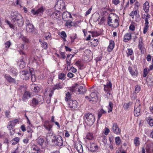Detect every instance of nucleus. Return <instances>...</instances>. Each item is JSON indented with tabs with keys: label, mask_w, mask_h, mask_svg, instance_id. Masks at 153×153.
<instances>
[{
	"label": "nucleus",
	"mask_w": 153,
	"mask_h": 153,
	"mask_svg": "<svg viewBox=\"0 0 153 153\" xmlns=\"http://www.w3.org/2000/svg\"><path fill=\"white\" fill-rule=\"evenodd\" d=\"M11 24L8 21H6V23L8 24L10 28L14 29V25H17L20 26L23 24V19L22 16L16 11H14L11 13Z\"/></svg>",
	"instance_id": "f257e3e1"
},
{
	"label": "nucleus",
	"mask_w": 153,
	"mask_h": 153,
	"mask_svg": "<svg viewBox=\"0 0 153 153\" xmlns=\"http://www.w3.org/2000/svg\"><path fill=\"white\" fill-rule=\"evenodd\" d=\"M119 17L115 13L110 14L108 19V24L110 26L114 28L119 26Z\"/></svg>",
	"instance_id": "f03ea898"
},
{
	"label": "nucleus",
	"mask_w": 153,
	"mask_h": 153,
	"mask_svg": "<svg viewBox=\"0 0 153 153\" xmlns=\"http://www.w3.org/2000/svg\"><path fill=\"white\" fill-rule=\"evenodd\" d=\"M84 118L85 123L89 126L92 125L94 122V115L90 113L86 114Z\"/></svg>",
	"instance_id": "7ed1b4c3"
},
{
	"label": "nucleus",
	"mask_w": 153,
	"mask_h": 153,
	"mask_svg": "<svg viewBox=\"0 0 153 153\" xmlns=\"http://www.w3.org/2000/svg\"><path fill=\"white\" fill-rule=\"evenodd\" d=\"M89 91L91 92V94L89 96H86L85 98H88L89 99H91L89 100L90 101H92L94 102L95 103L97 101V94L96 92V91L93 88H91L90 89Z\"/></svg>",
	"instance_id": "20e7f679"
},
{
	"label": "nucleus",
	"mask_w": 153,
	"mask_h": 153,
	"mask_svg": "<svg viewBox=\"0 0 153 153\" xmlns=\"http://www.w3.org/2000/svg\"><path fill=\"white\" fill-rule=\"evenodd\" d=\"M112 89V84L111 82H108L106 85H104V90L107 97L111 95L110 92Z\"/></svg>",
	"instance_id": "39448f33"
},
{
	"label": "nucleus",
	"mask_w": 153,
	"mask_h": 153,
	"mask_svg": "<svg viewBox=\"0 0 153 153\" xmlns=\"http://www.w3.org/2000/svg\"><path fill=\"white\" fill-rule=\"evenodd\" d=\"M140 101L137 100L135 102L134 106V115L136 117L138 116L140 114Z\"/></svg>",
	"instance_id": "423d86ee"
},
{
	"label": "nucleus",
	"mask_w": 153,
	"mask_h": 153,
	"mask_svg": "<svg viewBox=\"0 0 153 153\" xmlns=\"http://www.w3.org/2000/svg\"><path fill=\"white\" fill-rule=\"evenodd\" d=\"M130 16L132 19H134L135 16V21L138 22L140 20V15L139 13V10H135L132 11L130 14Z\"/></svg>",
	"instance_id": "0eeeda50"
},
{
	"label": "nucleus",
	"mask_w": 153,
	"mask_h": 153,
	"mask_svg": "<svg viewBox=\"0 0 153 153\" xmlns=\"http://www.w3.org/2000/svg\"><path fill=\"white\" fill-rule=\"evenodd\" d=\"M111 131L114 134L117 135H119L121 134V130L119 127L117 123H113L111 128Z\"/></svg>",
	"instance_id": "6e6552de"
},
{
	"label": "nucleus",
	"mask_w": 153,
	"mask_h": 153,
	"mask_svg": "<svg viewBox=\"0 0 153 153\" xmlns=\"http://www.w3.org/2000/svg\"><path fill=\"white\" fill-rule=\"evenodd\" d=\"M42 99H43L42 97L39 95L36 96V97L33 98L31 102L32 105L33 106L37 105H38L39 102L41 101Z\"/></svg>",
	"instance_id": "1a4fd4ad"
},
{
	"label": "nucleus",
	"mask_w": 153,
	"mask_h": 153,
	"mask_svg": "<svg viewBox=\"0 0 153 153\" xmlns=\"http://www.w3.org/2000/svg\"><path fill=\"white\" fill-rule=\"evenodd\" d=\"M45 10V9L44 7L42 6L36 10L34 9H32L31 10V12L34 15H38L39 14L40 15L41 14H42Z\"/></svg>",
	"instance_id": "9d476101"
},
{
	"label": "nucleus",
	"mask_w": 153,
	"mask_h": 153,
	"mask_svg": "<svg viewBox=\"0 0 153 153\" xmlns=\"http://www.w3.org/2000/svg\"><path fill=\"white\" fill-rule=\"evenodd\" d=\"M62 17L65 21H71L72 19L71 14L68 12H64L62 15Z\"/></svg>",
	"instance_id": "9b49d317"
},
{
	"label": "nucleus",
	"mask_w": 153,
	"mask_h": 153,
	"mask_svg": "<svg viewBox=\"0 0 153 153\" xmlns=\"http://www.w3.org/2000/svg\"><path fill=\"white\" fill-rule=\"evenodd\" d=\"M20 76L22 79L24 80H26L29 78L30 76V74L27 70H25L20 72Z\"/></svg>",
	"instance_id": "f8f14e48"
},
{
	"label": "nucleus",
	"mask_w": 153,
	"mask_h": 153,
	"mask_svg": "<svg viewBox=\"0 0 153 153\" xmlns=\"http://www.w3.org/2000/svg\"><path fill=\"white\" fill-rule=\"evenodd\" d=\"M55 140L54 142L56 145L58 146H61L62 145L63 141L62 137L60 136H56L54 137Z\"/></svg>",
	"instance_id": "ddd939ff"
},
{
	"label": "nucleus",
	"mask_w": 153,
	"mask_h": 153,
	"mask_svg": "<svg viewBox=\"0 0 153 153\" xmlns=\"http://www.w3.org/2000/svg\"><path fill=\"white\" fill-rule=\"evenodd\" d=\"M68 103L69 107L71 108L75 109L77 108L78 106L77 102L75 100H69L68 101Z\"/></svg>",
	"instance_id": "4468645a"
},
{
	"label": "nucleus",
	"mask_w": 153,
	"mask_h": 153,
	"mask_svg": "<svg viewBox=\"0 0 153 153\" xmlns=\"http://www.w3.org/2000/svg\"><path fill=\"white\" fill-rule=\"evenodd\" d=\"M26 28L27 31L30 33L32 32L34 30L33 25L30 23H26Z\"/></svg>",
	"instance_id": "2eb2a0df"
},
{
	"label": "nucleus",
	"mask_w": 153,
	"mask_h": 153,
	"mask_svg": "<svg viewBox=\"0 0 153 153\" xmlns=\"http://www.w3.org/2000/svg\"><path fill=\"white\" fill-rule=\"evenodd\" d=\"M43 126L45 128L49 131H51L52 127V126L50 124L49 121L48 120L46 121L45 122Z\"/></svg>",
	"instance_id": "dca6fc26"
},
{
	"label": "nucleus",
	"mask_w": 153,
	"mask_h": 153,
	"mask_svg": "<svg viewBox=\"0 0 153 153\" xmlns=\"http://www.w3.org/2000/svg\"><path fill=\"white\" fill-rule=\"evenodd\" d=\"M31 97L30 93L27 91H25L23 96L22 100L23 101H26L27 100Z\"/></svg>",
	"instance_id": "f3484780"
},
{
	"label": "nucleus",
	"mask_w": 153,
	"mask_h": 153,
	"mask_svg": "<svg viewBox=\"0 0 153 153\" xmlns=\"http://www.w3.org/2000/svg\"><path fill=\"white\" fill-rule=\"evenodd\" d=\"M61 14L59 11L53 12L51 16V17L54 19H58L61 16Z\"/></svg>",
	"instance_id": "a211bd4d"
},
{
	"label": "nucleus",
	"mask_w": 153,
	"mask_h": 153,
	"mask_svg": "<svg viewBox=\"0 0 153 153\" xmlns=\"http://www.w3.org/2000/svg\"><path fill=\"white\" fill-rule=\"evenodd\" d=\"M23 147L24 148L22 149V146L21 147H19L17 148L15 150L13 151L11 153H19V152H24L26 150L27 148L26 146H23Z\"/></svg>",
	"instance_id": "6ab92c4d"
},
{
	"label": "nucleus",
	"mask_w": 153,
	"mask_h": 153,
	"mask_svg": "<svg viewBox=\"0 0 153 153\" xmlns=\"http://www.w3.org/2000/svg\"><path fill=\"white\" fill-rule=\"evenodd\" d=\"M59 9H63L65 8V3L62 0H60L58 1L56 4Z\"/></svg>",
	"instance_id": "aec40b11"
},
{
	"label": "nucleus",
	"mask_w": 153,
	"mask_h": 153,
	"mask_svg": "<svg viewBox=\"0 0 153 153\" xmlns=\"http://www.w3.org/2000/svg\"><path fill=\"white\" fill-rule=\"evenodd\" d=\"M4 77L10 83H14L16 82L15 79L14 78H12L9 75L5 74L4 76Z\"/></svg>",
	"instance_id": "412c9836"
},
{
	"label": "nucleus",
	"mask_w": 153,
	"mask_h": 153,
	"mask_svg": "<svg viewBox=\"0 0 153 153\" xmlns=\"http://www.w3.org/2000/svg\"><path fill=\"white\" fill-rule=\"evenodd\" d=\"M114 46V43L113 40H111L109 41V44L107 48V50L109 52H111L113 49Z\"/></svg>",
	"instance_id": "4be33fe9"
},
{
	"label": "nucleus",
	"mask_w": 153,
	"mask_h": 153,
	"mask_svg": "<svg viewBox=\"0 0 153 153\" xmlns=\"http://www.w3.org/2000/svg\"><path fill=\"white\" fill-rule=\"evenodd\" d=\"M98 149L97 146L94 143L91 144L89 150L92 152H94L97 151Z\"/></svg>",
	"instance_id": "5701e85b"
},
{
	"label": "nucleus",
	"mask_w": 153,
	"mask_h": 153,
	"mask_svg": "<svg viewBox=\"0 0 153 153\" xmlns=\"http://www.w3.org/2000/svg\"><path fill=\"white\" fill-rule=\"evenodd\" d=\"M63 86V84L62 83H59L54 85L53 88V90L59 89L62 88Z\"/></svg>",
	"instance_id": "b1692460"
},
{
	"label": "nucleus",
	"mask_w": 153,
	"mask_h": 153,
	"mask_svg": "<svg viewBox=\"0 0 153 153\" xmlns=\"http://www.w3.org/2000/svg\"><path fill=\"white\" fill-rule=\"evenodd\" d=\"M131 34L130 33H127L125 34L124 36V41L128 42L131 39Z\"/></svg>",
	"instance_id": "393cba45"
},
{
	"label": "nucleus",
	"mask_w": 153,
	"mask_h": 153,
	"mask_svg": "<svg viewBox=\"0 0 153 153\" xmlns=\"http://www.w3.org/2000/svg\"><path fill=\"white\" fill-rule=\"evenodd\" d=\"M149 2L146 1L143 4V8L145 12L147 13L149 11Z\"/></svg>",
	"instance_id": "a878e982"
},
{
	"label": "nucleus",
	"mask_w": 153,
	"mask_h": 153,
	"mask_svg": "<svg viewBox=\"0 0 153 153\" xmlns=\"http://www.w3.org/2000/svg\"><path fill=\"white\" fill-rule=\"evenodd\" d=\"M86 91V89L82 86H80L79 87L77 90V94H83Z\"/></svg>",
	"instance_id": "bb28decb"
},
{
	"label": "nucleus",
	"mask_w": 153,
	"mask_h": 153,
	"mask_svg": "<svg viewBox=\"0 0 153 153\" xmlns=\"http://www.w3.org/2000/svg\"><path fill=\"white\" fill-rule=\"evenodd\" d=\"M18 63L19 64V68L21 69L24 68L25 65V62H24L23 58L18 61Z\"/></svg>",
	"instance_id": "cd10ccee"
},
{
	"label": "nucleus",
	"mask_w": 153,
	"mask_h": 153,
	"mask_svg": "<svg viewBox=\"0 0 153 153\" xmlns=\"http://www.w3.org/2000/svg\"><path fill=\"white\" fill-rule=\"evenodd\" d=\"M39 42L42 45V48L45 49L46 50L48 48V45L46 42H45L42 41L41 39H39Z\"/></svg>",
	"instance_id": "c85d7f7f"
},
{
	"label": "nucleus",
	"mask_w": 153,
	"mask_h": 153,
	"mask_svg": "<svg viewBox=\"0 0 153 153\" xmlns=\"http://www.w3.org/2000/svg\"><path fill=\"white\" fill-rule=\"evenodd\" d=\"M17 47L20 50L19 53L20 54L23 55L24 54V53L22 51L24 48V45L20 44L18 45Z\"/></svg>",
	"instance_id": "c756f323"
},
{
	"label": "nucleus",
	"mask_w": 153,
	"mask_h": 153,
	"mask_svg": "<svg viewBox=\"0 0 153 153\" xmlns=\"http://www.w3.org/2000/svg\"><path fill=\"white\" fill-rule=\"evenodd\" d=\"M44 36L45 39L47 40L51 39V34L49 32H47L44 33Z\"/></svg>",
	"instance_id": "7c9ffc66"
},
{
	"label": "nucleus",
	"mask_w": 153,
	"mask_h": 153,
	"mask_svg": "<svg viewBox=\"0 0 153 153\" xmlns=\"http://www.w3.org/2000/svg\"><path fill=\"white\" fill-rule=\"evenodd\" d=\"M37 141L39 145L42 146L44 143V140L42 138L39 137L37 139Z\"/></svg>",
	"instance_id": "2f4dec72"
},
{
	"label": "nucleus",
	"mask_w": 153,
	"mask_h": 153,
	"mask_svg": "<svg viewBox=\"0 0 153 153\" xmlns=\"http://www.w3.org/2000/svg\"><path fill=\"white\" fill-rule=\"evenodd\" d=\"M142 39L141 38L139 39V45H138V47L142 51L143 49V44L142 42Z\"/></svg>",
	"instance_id": "473e14b6"
},
{
	"label": "nucleus",
	"mask_w": 153,
	"mask_h": 153,
	"mask_svg": "<svg viewBox=\"0 0 153 153\" xmlns=\"http://www.w3.org/2000/svg\"><path fill=\"white\" fill-rule=\"evenodd\" d=\"M16 71V70L13 67H11L9 68V72L12 73L13 74L16 75L17 74V72Z\"/></svg>",
	"instance_id": "72a5a7b5"
},
{
	"label": "nucleus",
	"mask_w": 153,
	"mask_h": 153,
	"mask_svg": "<svg viewBox=\"0 0 153 153\" xmlns=\"http://www.w3.org/2000/svg\"><path fill=\"white\" fill-rule=\"evenodd\" d=\"M19 38H21L23 42L25 43H28L29 42V39L23 35H21L20 36H19Z\"/></svg>",
	"instance_id": "f704fd0d"
},
{
	"label": "nucleus",
	"mask_w": 153,
	"mask_h": 153,
	"mask_svg": "<svg viewBox=\"0 0 153 153\" xmlns=\"http://www.w3.org/2000/svg\"><path fill=\"white\" fill-rule=\"evenodd\" d=\"M20 139L18 137L14 138L11 141V142L12 145H15L19 142Z\"/></svg>",
	"instance_id": "c9c22d12"
},
{
	"label": "nucleus",
	"mask_w": 153,
	"mask_h": 153,
	"mask_svg": "<svg viewBox=\"0 0 153 153\" xmlns=\"http://www.w3.org/2000/svg\"><path fill=\"white\" fill-rule=\"evenodd\" d=\"M76 149L77 151L79 153H82L83 152V149L82 148V146L81 144H79L77 146Z\"/></svg>",
	"instance_id": "e433bc0d"
},
{
	"label": "nucleus",
	"mask_w": 153,
	"mask_h": 153,
	"mask_svg": "<svg viewBox=\"0 0 153 153\" xmlns=\"http://www.w3.org/2000/svg\"><path fill=\"white\" fill-rule=\"evenodd\" d=\"M11 45V43L9 41H8L4 43L5 47L4 51H7V49L10 47Z\"/></svg>",
	"instance_id": "4c0bfd02"
},
{
	"label": "nucleus",
	"mask_w": 153,
	"mask_h": 153,
	"mask_svg": "<svg viewBox=\"0 0 153 153\" xmlns=\"http://www.w3.org/2000/svg\"><path fill=\"white\" fill-rule=\"evenodd\" d=\"M31 150L33 151H35L37 152V153H40V151L39 148L35 145H33L31 147Z\"/></svg>",
	"instance_id": "58836bf2"
},
{
	"label": "nucleus",
	"mask_w": 153,
	"mask_h": 153,
	"mask_svg": "<svg viewBox=\"0 0 153 153\" xmlns=\"http://www.w3.org/2000/svg\"><path fill=\"white\" fill-rule=\"evenodd\" d=\"M91 45L94 47L96 46L98 44V40L96 39H94L91 42Z\"/></svg>",
	"instance_id": "ea45409f"
},
{
	"label": "nucleus",
	"mask_w": 153,
	"mask_h": 153,
	"mask_svg": "<svg viewBox=\"0 0 153 153\" xmlns=\"http://www.w3.org/2000/svg\"><path fill=\"white\" fill-rule=\"evenodd\" d=\"M86 138L87 139L89 140H92L93 138V134L91 133H87Z\"/></svg>",
	"instance_id": "a19ab883"
},
{
	"label": "nucleus",
	"mask_w": 153,
	"mask_h": 153,
	"mask_svg": "<svg viewBox=\"0 0 153 153\" xmlns=\"http://www.w3.org/2000/svg\"><path fill=\"white\" fill-rule=\"evenodd\" d=\"M116 144L117 145H119L121 142V140L119 137H117L115 138Z\"/></svg>",
	"instance_id": "79ce46f5"
},
{
	"label": "nucleus",
	"mask_w": 153,
	"mask_h": 153,
	"mask_svg": "<svg viewBox=\"0 0 153 153\" xmlns=\"http://www.w3.org/2000/svg\"><path fill=\"white\" fill-rule=\"evenodd\" d=\"M66 22H67L65 24V27L68 28H69L71 27L72 26L71 20L67 21Z\"/></svg>",
	"instance_id": "37998d69"
},
{
	"label": "nucleus",
	"mask_w": 153,
	"mask_h": 153,
	"mask_svg": "<svg viewBox=\"0 0 153 153\" xmlns=\"http://www.w3.org/2000/svg\"><path fill=\"white\" fill-rule=\"evenodd\" d=\"M113 107V103L111 102H109V105L108 108V112H110L112 111Z\"/></svg>",
	"instance_id": "c03bdc74"
},
{
	"label": "nucleus",
	"mask_w": 153,
	"mask_h": 153,
	"mask_svg": "<svg viewBox=\"0 0 153 153\" xmlns=\"http://www.w3.org/2000/svg\"><path fill=\"white\" fill-rule=\"evenodd\" d=\"M71 98V95L70 93L69 92H68L66 94V96L65 97V100L66 101H69Z\"/></svg>",
	"instance_id": "a18cd8bd"
},
{
	"label": "nucleus",
	"mask_w": 153,
	"mask_h": 153,
	"mask_svg": "<svg viewBox=\"0 0 153 153\" xmlns=\"http://www.w3.org/2000/svg\"><path fill=\"white\" fill-rule=\"evenodd\" d=\"M106 113V112L104 111L103 109H101L99 111L98 115V118H100L102 116V115L103 114H104Z\"/></svg>",
	"instance_id": "49530a36"
},
{
	"label": "nucleus",
	"mask_w": 153,
	"mask_h": 153,
	"mask_svg": "<svg viewBox=\"0 0 153 153\" xmlns=\"http://www.w3.org/2000/svg\"><path fill=\"white\" fill-rule=\"evenodd\" d=\"M65 75L63 73H60L58 75V78L59 79L62 80H65Z\"/></svg>",
	"instance_id": "de8ad7c7"
},
{
	"label": "nucleus",
	"mask_w": 153,
	"mask_h": 153,
	"mask_svg": "<svg viewBox=\"0 0 153 153\" xmlns=\"http://www.w3.org/2000/svg\"><path fill=\"white\" fill-rule=\"evenodd\" d=\"M14 125L12 123L10 122H9L8 123V126H7V128L9 130H11L14 129Z\"/></svg>",
	"instance_id": "09e8293b"
},
{
	"label": "nucleus",
	"mask_w": 153,
	"mask_h": 153,
	"mask_svg": "<svg viewBox=\"0 0 153 153\" xmlns=\"http://www.w3.org/2000/svg\"><path fill=\"white\" fill-rule=\"evenodd\" d=\"M132 104V102H129L128 103L124 104L123 105V108L124 109H128L129 106L131 105Z\"/></svg>",
	"instance_id": "8fccbe9b"
},
{
	"label": "nucleus",
	"mask_w": 153,
	"mask_h": 153,
	"mask_svg": "<svg viewBox=\"0 0 153 153\" xmlns=\"http://www.w3.org/2000/svg\"><path fill=\"white\" fill-rule=\"evenodd\" d=\"M144 17H143V19H145V21H146L147 20L148 21V19L150 17V15L149 14H144L143 15Z\"/></svg>",
	"instance_id": "3c124183"
},
{
	"label": "nucleus",
	"mask_w": 153,
	"mask_h": 153,
	"mask_svg": "<svg viewBox=\"0 0 153 153\" xmlns=\"http://www.w3.org/2000/svg\"><path fill=\"white\" fill-rule=\"evenodd\" d=\"M147 122L149 123V124L151 126H153V119L150 117H149L147 120Z\"/></svg>",
	"instance_id": "603ef678"
},
{
	"label": "nucleus",
	"mask_w": 153,
	"mask_h": 153,
	"mask_svg": "<svg viewBox=\"0 0 153 153\" xmlns=\"http://www.w3.org/2000/svg\"><path fill=\"white\" fill-rule=\"evenodd\" d=\"M20 0H12V2L14 5H19L20 6Z\"/></svg>",
	"instance_id": "864d4df0"
},
{
	"label": "nucleus",
	"mask_w": 153,
	"mask_h": 153,
	"mask_svg": "<svg viewBox=\"0 0 153 153\" xmlns=\"http://www.w3.org/2000/svg\"><path fill=\"white\" fill-rule=\"evenodd\" d=\"M140 90V86L138 85L136 86L135 90V92L136 93H138Z\"/></svg>",
	"instance_id": "5fc2aeb1"
},
{
	"label": "nucleus",
	"mask_w": 153,
	"mask_h": 153,
	"mask_svg": "<svg viewBox=\"0 0 153 153\" xmlns=\"http://www.w3.org/2000/svg\"><path fill=\"white\" fill-rule=\"evenodd\" d=\"M134 143L136 146H137L139 145V138L136 137L134 140Z\"/></svg>",
	"instance_id": "6e6d98bb"
},
{
	"label": "nucleus",
	"mask_w": 153,
	"mask_h": 153,
	"mask_svg": "<svg viewBox=\"0 0 153 153\" xmlns=\"http://www.w3.org/2000/svg\"><path fill=\"white\" fill-rule=\"evenodd\" d=\"M128 51L127 52V55L128 56L131 55L133 53V51L131 48L128 49Z\"/></svg>",
	"instance_id": "4d7b16f0"
},
{
	"label": "nucleus",
	"mask_w": 153,
	"mask_h": 153,
	"mask_svg": "<svg viewBox=\"0 0 153 153\" xmlns=\"http://www.w3.org/2000/svg\"><path fill=\"white\" fill-rule=\"evenodd\" d=\"M104 133L106 135H108L110 132V130L108 128L105 127L104 129Z\"/></svg>",
	"instance_id": "13d9d810"
},
{
	"label": "nucleus",
	"mask_w": 153,
	"mask_h": 153,
	"mask_svg": "<svg viewBox=\"0 0 153 153\" xmlns=\"http://www.w3.org/2000/svg\"><path fill=\"white\" fill-rule=\"evenodd\" d=\"M135 7H134V9L136 10H138V7L140 6V4L139 2H138L137 1H136L134 4Z\"/></svg>",
	"instance_id": "bf43d9fd"
},
{
	"label": "nucleus",
	"mask_w": 153,
	"mask_h": 153,
	"mask_svg": "<svg viewBox=\"0 0 153 153\" xmlns=\"http://www.w3.org/2000/svg\"><path fill=\"white\" fill-rule=\"evenodd\" d=\"M29 129H27V131L28 132V137L31 138L32 137V133L33 132L32 130L30 129V128H29Z\"/></svg>",
	"instance_id": "052dcab7"
},
{
	"label": "nucleus",
	"mask_w": 153,
	"mask_h": 153,
	"mask_svg": "<svg viewBox=\"0 0 153 153\" xmlns=\"http://www.w3.org/2000/svg\"><path fill=\"white\" fill-rule=\"evenodd\" d=\"M61 34L62 38L63 39L65 40V38L67 37V35L65 32L64 31H62L61 33Z\"/></svg>",
	"instance_id": "680f3d73"
},
{
	"label": "nucleus",
	"mask_w": 153,
	"mask_h": 153,
	"mask_svg": "<svg viewBox=\"0 0 153 153\" xmlns=\"http://www.w3.org/2000/svg\"><path fill=\"white\" fill-rule=\"evenodd\" d=\"M40 90V88L38 86H35L33 88V91L35 92H38Z\"/></svg>",
	"instance_id": "e2e57ef3"
},
{
	"label": "nucleus",
	"mask_w": 153,
	"mask_h": 153,
	"mask_svg": "<svg viewBox=\"0 0 153 153\" xmlns=\"http://www.w3.org/2000/svg\"><path fill=\"white\" fill-rule=\"evenodd\" d=\"M112 3L115 5H117L120 3L119 0H112Z\"/></svg>",
	"instance_id": "0e129e2a"
},
{
	"label": "nucleus",
	"mask_w": 153,
	"mask_h": 153,
	"mask_svg": "<svg viewBox=\"0 0 153 153\" xmlns=\"http://www.w3.org/2000/svg\"><path fill=\"white\" fill-rule=\"evenodd\" d=\"M19 120L18 119H16L15 120H12V121H10V122L12 123V124H13V125L15 126V125H16V124L19 122Z\"/></svg>",
	"instance_id": "69168bd1"
},
{
	"label": "nucleus",
	"mask_w": 153,
	"mask_h": 153,
	"mask_svg": "<svg viewBox=\"0 0 153 153\" xmlns=\"http://www.w3.org/2000/svg\"><path fill=\"white\" fill-rule=\"evenodd\" d=\"M129 28L130 30L134 31L135 30V27L133 25L131 24L129 26Z\"/></svg>",
	"instance_id": "338daca9"
},
{
	"label": "nucleus",
	"mask_w": 153,
	"mask_h": 153,
	"mask_svg": "<svg viewBox=\"0 0 153 153\" xmlns=\"http://www.w3.org/2000/svg\"><path fill=\"white\" fill-rule=\"evenodd\" d=\"M31 77V79L32 82H34L36 80V78L34 74L30 75Z\"/></svg>",
	"instance_id": "774afa93"
}]
</instances>
